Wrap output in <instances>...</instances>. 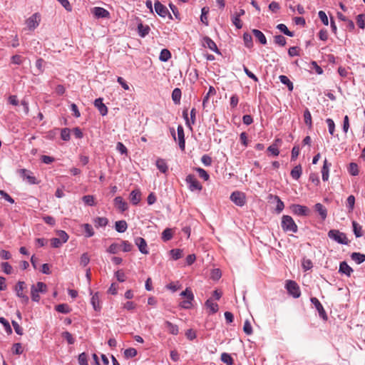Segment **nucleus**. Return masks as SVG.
<instances>
[{
    "label": "nucleus",
    "instance_id": "obj_1",
    "mask_svg": "<svg viewBox=\"0 0 365 365\" xmlns=\"http://www.w3.org/2000/svg\"><path fill=\"white\" fill-rule=\"evenodd\" d=\"M47 292V286L45 283L38 282L31 287V297L34 302H38L40 300L39 293L44 294Z\"/></svg>",
    "mask_w": 365,
    "mask_h": 365
},
{
    "label": "nucleus",
    "instance_id": "obj_2",
    "mask_svg": "<svg viewBox=\"0 0 365 365\" xmlns=\"http://www.w3.org/2000/svg\"><path fill=\"white\" fill-rule=\"evenodd\" d=\"M328 237L341 245H348L349 241L346 237L345 233L340 232L338 230H331L328 232Z\"/></svg>",
    "mask_w": 365,
    "mask_h": 365
},
{
    "label": "nucleus",
    "instance_id": "obj_3",
    "mask_svg": "<svg viewBox=\"0 0 365 365\" xmlns=\"http://www.w3.org/2000/svg\"><path fill=\"white\" fill-rule=\"evenodd\" d=\"M282 227L285 232H292L296 233L298 230L297 225L292 217L283 215L282 217Z\"/></svg>",
    "mask_w": 365,
    "mask_h": 365
},
{
    "label": "nucleus",
    "instance_id": "obj_4",
    "mask_svg": "<svg viewBox=\"0 0 365 365\" xmlns=\"http://www.w3.org/2000/svg\"><path fill=\"white\" fill-rule=\"evenodd\" d=\"M26 289V283L23 281H19L14 287L16 296L21 299V303L24 304H27L29 301V297L24 292Z\"/></svg>",
    "mask_w": 365,
    "mask_h": 365
},
{
    "label": "nucleus",
    "instance_id": "obj_5",
    "mask_svg": "<svg viewBox=\"0 0 365 365\" xmlns=\"http://www.w3.org/2000/svg\"><path fill=\"white\" fill-rule=\"evenodd\" d=\"M285 287L288 293L292 295L294 298H298L301 295V292L298 284L292 280H287L286 282Z\"/></svg>",
    "mask_w": 365,
    "mask_h": 365
},
{
    "label": "nucleus",
    "instance_id": "obj_6",
    "mask_svg": "<svg viewBox=\"0 0 365 365\" xmlns=\"http://www.w3.org/2000/svg\"><path fill=\"white\" fill-rule=\"evenodd\" d=\"M185 181L188 185L189 190L192 192L195 190L200 191L202 188V185L194 175H188L185 178Z\"/></svg>",
    "mask_w": 365,
    "mask_h": 365
},
{
    "label": "nucleus",
    "instance_id": "obj_7",
    "mask_svg": "<svg viewBox=\"0 0 365 365\" xmlns=\"http://www.w3.org/2000/svg\"><path fill=\"white\" fill-rule=\"evenodd\" d=\"M230 200L236 205L242 207L246 203V197L245 193L240 191H235L230 195Z\"/></svg>",
    "mask_w": 365,
    "mask_h": 365
},
{
    "label": "nucleus",
    "instance_id": "obj_8",
    "mask_svg": "<svg viewBox=\"0 0 365 365\" xmlns=\"http://www.w3.org/2000/svg\"><path fill=\"white\" fill-rule=\"evenodd\" d=\"M155 11V12L161 17L165 18V16H168L169 19H172L173 17L170 14L168 9L165 6L162 4L159 1H156L154 4Z\"/></svg>",
    "mask_w": 365,
    "mask_h": 365
},
{
    "label": "nucleus",
    "instance_id": "obj_9",
    "mask_svg": "<svg viewBox=\"0 0 365 365\" xmlns=\"http://www.w3.org/2000/svg\"><path fill=\"white\" fill-rule=\"evenodd\" d=\"M40 21V14L38 13H35L26 20V24L30 30H34L38 26Z\"/></svg>",
    "mask_w": 365,
    "mask_h": 365
},
{
    "label": "nucleus",
    "instance_id": "obj_10",
    "mask_svg": "<svg viewBox=\"0 0 365 365\" xmlns=\"http://www.w3.org/2000/svg\"><path fill=\"white\" fill-rule=\"evenodd\" d=\"M19 173L21 176L24 178V180H26L27 182L31 185H37L38 184V181L36 178L35 176L33 175L31 171L28 170L26 169H21L19 170Z\"/></svg>",
    "mask_w": 365,
    "mask_h": 365
},
{
    "label": "nucleus",
    "instance_id": "obj_11",
    "mask_svg": "<svg viewBox=\"0 0 365 365\" xmlns=\"http://www.w3.org/2000/svg\"><path fill=\"white\" fill-rule=\"evenodd\" d=\"M291 210L294 214L299 216H307L309 212V210L307 207L301 205H292Z\"/></svg>",
    "mask_w": 365,
    "mask_h": 365
},
{
    "label": "nucleus",
    "instance_id": "obj_12",
    "mask_svg": "<svg viewBox=\"0 0 365 365\" xmlns=\"http://www.w3.org/2000/svg\"><path fill=\"white\" fill-rule=\"evenodd\" d=\"M135 244L138 247L139 251L143 255L149 254V250L148 247L145 240L143 237H138L135 239Z\"/></svg>",
    "mask_w": 365,
    "mask_h": 365
},
{
    "label": "nucleus",
    "instance_id": "obj_13",
    "mask_svg": "<svg viewBox=\"0 0 365 365\" xmlns=\"http://www.w3.org/2000/svg\"><path fill=\"white\" fill-rule=\"evenodd\" d=\"M310 301L314 305L315 308L318 311L319 317H322L323 319H327V316L326 312L322 304L319 301V299L316 297H312Z\"/></svg>",
    "mask_w": 365,
    "mask_h": 365
},
{
    "label": "nucleus",
    "instance_id": "obj_14",
    "mask_svg": "<svg viewBox=\"0 0 365 365\" xmlns=\"http://www.w3.org/2000/svg\"><path fill=\"white\" fill-rule=\"evenodd\" d=\"M90 294L91 295V303L93 309L96 312H100L101 309V305L98 292L93 294L92 291H91Z\"/></svg>",
    "mask_w": 365,
    "mask_h": 365
},
{
    "label": "nucleus",
    "instance_id": "obj_15",
    "mask_svg": "<svg viewBox=\"0 0 365 365\" xmlns=\"http://www.w3.org/2000/svg\"><path fill=\"white\" fill-rule=\"evenodd\" d=\"M202 44L204 47L208 48L216 53H220L216 43L210 37L205 36L203 38Z\"/></svg>",
    "mask_w": 365,
    "mask_h": 365
},
{
    "label": "nucleus",
    "instance_id": "obj_16",
    "mask_svg": "<svg viewBox=\"0 0 365 365\" xmlns=\"http://www.w3.org/2000/svg\"><path fill=\"white\" fill-rule=\"evenodd\" d=\"M183 117L185 120V123L187 127L190 130H192V125L195 124V116H196V110L195 108H192L190 111V120L188 118L187 111H183L182 113Z\"/></svg>",
    "mask_w": 365,
    "mask_h": 365
},
{
    "label": "nucleus",
    "instance_id": "obj_17",
    "mask_svg": "<svg viewBox=\"0 0 365 365\" xmlns=\"http://www.w3.org/2000/svg\"><path fill=\"white\" fill-rule=\"evenodd\" d=\"M177 131L179 147L181 149V150L183 151L185 148V133L183 127L181 125H179L178 126Z\"/></svg>",
    "mask_w": 365,
    "mask_h": 365
},
{
    "label": "nucleus",
    "instance_id": "obj_18",
    "mask_svg": "<svg viewBox=\"0 0 365 365\" xmlns=\"http://www.w3.org/2000/svg\"><path fill=\"white\" fill-rule=\"evenodd\" d=\"M113 201H114V205L120 212H124L128 209V203L123 200L122 197L118 196V197H115Z\"/></svg>",
    "mask_w": 365,
    "mask_h": 365
},
{
    "label": "nucleus",
    "instance_id": "obj_19",
    "mask_svg": "<svg viewBox=\"0 0 365 365\" xmlns=\"http://www.w3.org/2000/svg\"><path fill=\"white\" fill-rule=\"evenodd\" d=\"M94 106L98 108L100 113L105 116L108 113V108L103 103V99L99 98L95 100L94 101Z\"/></svg>",
    "mask_w": 365,
    "mask_h": 365
},
{
    "label": "nucleus",
    "instance_id": "obj_20",
    "mask_svg": "<svg viewBox=\"0 0 365 365\" xmlns=\"http://www.w3.org/2000/svg\"><path fill=\"white\" fill-rule=\"evenodd\" d=\"M93 14L96 18H109L110 16L108 11L102 7H94Z\"/></svg>",
    "mask_w": 365,
    "mask_h": 365
},
{
    "label": "nucleus",
    "instance_id": "obj_21",
    "mask_svg": "<svg viewBox=\"0 0 365 365\" xmlns=\"http://www.w3.org/2000/svg\"><path fill=\"white\" fill-rule=\"evenodd\" d=\"M339 272L349 277L353 272V269L346 262H341L339 264Z\"/></svg>",
    "mask_w": 365,
    "mask_h": 365
},
{
    "label": "nucleus",
    "instance_id": "obj_22",
    "mask_svg": "<svg viewBox=\"0 0 365 365\" xmlns=\"http://www.w3.org/2000/svg\"><path fill=\"white\" fill-rule=\"evenodd\" d=\"M141 200V193L138 190H133L130 194V200L134 205H137Z\"/></svg>",
    "mask_w": 365,
    "mask_h": 365
},
{
    "label": "nucleus",
    "instance_id": "obj_23",
    "mask_svg": "<svg viewBox=\"0 0 365 365\" xmlns=\"http://www.w3.org/2000/svg\"><path fill=\"white\" fill-rule=\"evenodd\" d=\"M331 166V163H329L327 160L325 159L324 161V165L322 169V177L323 181H327L329 177V168Z\"/></svg>",
    "mask_w": 365,
    "mask_h": 365
},
{
    "label": "nucleus",
    "instance_id": "obj_24",
    "mask_svg": "<svg viewBox=\"0 0 365 365\" xmlns=\"http://www.w3.org/2000/svg\"><path fill=\"white\" fill-rule=\"evenodd\" d=\"M150 30V29L148 25H144L142 23H140L138 25V35L142 38L145 37L149 34Z\"/></svg>",
    "mask_w": 365,
    "mask_h": 365
},
{
    "label": "nucleus",
    "instance_id": "obj_25",
    "mask_svg": "<svg viewBox=\"0 0 365 365\" xmlns=\"http://www.w3.org/2000/svg\"><path fill=\"white\" fill-rule=\"evenodd\" d=\"M165 325L166 326L168 331L170 334H171L173 335L178 334V333H179V328H178V325L174 324L171 323L169 321H165Z\"/></svg>",
    "mask_w": 365,
    "mask_h": 365
},
{
    "label": "nucleus",
    "instance_id": "obj_26",
    "mask_svg": "<svg viewBox=\"0 0 365 365\" xmlns=\"http://www.w3.org/2000/svg\"><path fill=\"white\" fill-rule=\"evenodd\" d=\"M128 224L125 220L116 221L115 223V229L118 232L123 233L126 231Z\"/></svg>",
    "mask_w": 365,
    "mask_h": 365
},
{
    "label": "nucleus",
    "instance_id": "obj_27",
    "mask_svg": "<svg viewBox=\"0 0 365 365\" xmlns=\"http://www.w3.org/2000/svg\"><path fill=\"white\" fill-rule=\"evenodd\" d=\"M252 34L255 36V38L259 41L260 43L265 45L267 44V38L264 34L258 29H253Z\"/></svg>",
    "mask_w": 365,
    "mask_h": 365
},
{
    "label": "nucleus",
    "instance_id": "obj_28",
    "mask_svg": "<svg viewBox=\"0 0 365 365\" xmlns=\"http://www.w3.org/2000/svg\"><path fill=\"white\" fill-rule=\"evenodd\" d=\"M181 90L178 88H175L172 93V100L175 104L178 105L180 103L181 99Z\"/></svg>",
    "mask_w": 365,
    "mask_h": 365
},
{
    "label": "nucleus",
    "instance_id": "obj_29",
    "mask_svg": "<svg viewBox=\"0 0 365 365\" xmlns=\"http://www.w3.org/2000/svg\"><path fill=\"white\" fill-rule=\"evenodd\" d=\"M353 232L356 237H361L364 235L362 227L355 221L352 222Z\"/></svg>",
    "mask_w": 365,
    "mask_h": 365
},
{
    "label": "nucleus",
    "instance_id": "obj_30",
    "mask_svg": "<svg viewBox=\"0 0 365 365\" xmlns=\"http://www.w3.org/2000/svg\"><path fill=\"white\" fill-rule=\"evenodd\" d=\"M315 210H316V211H317L319 212V214L321 216V217L322 218V220L326 219V217L327 216V209L325 208V207L322 204L317 203L315 205Z\"/></svg>",
    "mask_w": 365,
    "mask_h": 365
},
{
    "label": "nucleus",
    "instance_id": "obj_31",
    "mask_svg": "<svg viewBox=\"0 0 365 365\" xmlns=\"http://www.w3.org/2000/svg\"><path fill=\"white\" fill-rule=\"evenodd\" d=\"M351 258L356 264H359L365 261V255L359 252H353L351 255Z\"/></svg>",
    "mask_w": 365,
    "mask_h": 365
},
{
    "label": "nucleus",
    "instance_id": "obj_32",
    "mask_svg": "<svg viewBox=\"0 0 365 365\" xmlns=\"http://www.w3.org/2000/svg\"><path fill=\"white\" fill-rule=\"evenodd\" d=\"M93 222L96 227H103L107 225L108 220L106 217H98L94 219Z\"/></svg>",
    "mask_w": 365,
    "mask_h": 365
},
{
    "label": "nucleus",
    "instance_id": "obj_33",
    "mask_svg": "<svg viewBox=\"0 0 365 365\" xmlns=\"http://www.w3.org/2000/svg\"><path fill=\"white\" fill-rule=\"evenodd\" d=\"M158 169L163 173H165L168 170V165L165 160L159 158L156 161Z\"/></svg>",
    "mask_w": 365,
    "mask_h": 365
},
{
    "label": "nucleus",
    "instance_id": "obj_34",
    "mask_svg": "<svg viewBox=\"0 0 365 365\" xmlns=\"http://www.w3.org/2000/svg\"><path fill=\"white\" fill-rule=\"evenodd\" d=\"M205 305L207 308L210 309V312L211 314L216 313L218 311L217 304L215 303L211 299H209L206 301Z\"/></svg>",
    "mask_w": 365,
    "mask_h": 365
},
{
    "label": "nucleus",
    "instance_id": "obj_35",
    "mask_svg": "<svg viewBox=\"0 0 365 365\" xmlns=\"http://www.w3.org/2000/svg\"><path fill=\"white\" fill-rule=\"evenodd\" d=\"M302 173V167H301V165H299L295 166L292 170L290 175L293 179L298 180L300 178Z\"/></svg>",
    "mask_w": 365,
    "mask_h": 365
},
{
    "label": "nucleus",
    "instance_id": "obj_36",
    "mask_svg": "<svg viewBox=\"0 0 365 365\" xmlns=\"http://www.w3.org/2000/svg\"><path fill=\"white\" fill-rule=\"evenodd\" d=\"M171 58V53L169 50L164 48L160 51L159 59L163 62L168 61Z\"/></svg>",
    "mask_w": 365,
    "mask_h": 365
},
{
    "label": "nucleus",
    "instance_id": "obj_37",
    "mask_svg": "<svg viewBox=\"0 0 365 365\" xmlns=\"http://www.w3.org/2000/svg\"><path fill=\"white\" fill-rule=\"evenodd\" d=\"M121 245L118 243H112L107 249V252L110 254H117L120 250Z\"/></svg>",
    "mask_w": 365,
    "mask_h": 365
},
{
    "label": "nucleus",
    "instance_id": "obj_38",
    "mask_svg": "<svg viewBox=\"0 0 365 365\" xmlns=\"http://www.w3.org/2000/svg\"><path fill=\"white\" fill-rule=\"evenodd\" d=\"M56 310L60 313L68 314L71 312L69 306L66 304H60L56 307Z\"/></svg>",
    "mask_w": 365,
    "mask_h": 365
},
{
    "label": "nucleus",
    "instance_id": "obj_39",
    "mask_svg": "<svg viewBox=\"0 0 365 365\" xmlns=\"http://www.w3.org/2000/svg\"><path fill=\"white\" fill-rule=\"evenodd\" d=\"M277 28L281 31L282 32L283 34H284L285 35L288 36H290V37H292L294 36V33L290 31L287 26L284 24H279L277 26Z\"/></svg>",
    "mask_w": 365,
    "mask_h": 365
},
{
    "label": "nucleus",
    "instance_id": "obj_40",
    "mask_svg": "<svg viewBox=\"0 0 365 365\" xmlns=\"http://www.w3.org/2000/svg\"><path fill=\"white\" fill-rule=\"evenodd\" d=\"M274 200L277 202L275 211L277 213L279 214L280 212H282V210L284 208V202L281 200V199L277 195L274 196Z\"/></svg>",
    "mask_w": 365,
    "mask_h": 365
},
{
    "label": "nucleus",
    "instance_id": "obj_41",
    "mask_svg": "<svg viewBox=\"0 0 365 365\" xmlns=\"http://www.w3.org/2000/svg\"><path fill=\"white\" fill-rule=\"evenodd\" d=\"M355 204V197L354 195H349L346 199V207L349 212H352Z\"/></svg>",
    "mask_w": 365,
    "mask_h": 365
},
{
    "label": "nucleus",
    "instance_id": "obj_42",
    "mask_svg": "<svg viewBox=\"0 0 365 365\" xmlns=\"http://www.w3.org/2000/svg\"><path fill=\"white\" fill-rule=\"evenodd\" d=\"M221 361L226 364L227 365H232L233 364V359L231 357V356L227 353H222L221 354Z\"/></svg>",
    "mask_w": 365,
    "mask_h": 365
},
{
    "label": "nucleus",
    "instance_id": "obj_43",
    "mask_svg": "<svg viewBox=\"0 0 365 365\" xmlns=\"http://www.w3.org/2000/svg\"><path fill=\"white\" fill-rule=\"evenodd\" d=\"M170 254L174 260H177L182 257V250L180 249H173L170 251Z\"/></svg>",
    "mask_w": 365,
    "mask_h": 365
},
{
    "label": "nucleus",
    "instance_id": "obj_44",
    "mask_svg": "<svg viewBox=\"0 0 365 365\" xmlns=\"http://www.w3.org/2000/svg\"><path fill=\"white\" fill-rule=\"evenodd\" d=\"M173 237V232L170 228H166L162 233V240L165 242L171 240Z\"/></svg>",
    "mask_w": 365,
    "mask_h": 365
},
{
    "label": "nucleus",
    "instance_id": "obj_45",
    "mask_svg": "<svg viewBox=\"0 0 365 365\" xmlns=\"http://www.w3.org/2000/svg\"><path fill=\"white\" fill-rule=\"evenodd\" d=\"M82 227L84 228L85 232H86V237H91L93 236L94 231L92 227V226L90 224H83Z\"/></svg>",
    "mask_w": 365,
    "mask_h": 365
},
{
    "label": "nucleus",
    "instance_id": "obj_46",
    "mask_svg": "<svg viewBox=\"0 0 365 365\" xmlns=\"http://www.w3.org/2000/svg\"><path fill=\"white\" fill-rule=\"evenodd\" d=\"M243 40L246 47L251 48L252 46V38L250 34L245 33L243 35Z\"/></svg>",
    "mask_w": 365,
    "mask_h": 365
},
{
    "label": "nucleus",
    "instance_id": "obj_47",
    "mask_svg": "<svg viewBox=\"0 0 365 365\" xmlns=\"http://www.w3.org/2000/svg\"><path fill=\"white\" fill-rule=\"evenodd\" d=\"M195 170L198 173L199 176L202 178L204 180L207 181L210 178L209 174L207 173L206 170L201 168H196Z\"/></svg>",
    "mask_w": 365,
    "mask_h": 365
},
{
    "label": "nucleus",
    "instance_id": "obj_48",
    "mask_svg": "<svg viewBox=\"0 0 365 365\" xmlns=\"http://www.w3.org/2000/svg\"><path fill=\"white\" fill-rule=\"evenodd\" d=\"M349 172L353 176L357 175L359 174V169H358L357 164L355 163H351L349 164Z\"/></svg>",
    "mask_w": 365,
    "mask_h": 365
},
{
    "label": "nucleus",
    "instance_id": "obj_49",
    "mask_svg": "<svg viewBox=\"0 0 365 365\" xmlns=\"http://www.w3.org/2000/svg\"><path fill=\"white\" fill-rule=\"evenodd\" d=\"M124 355L126 358H133L137 355V350L134 348H128L124 351Z\"/></svg>",
    "mask_w": 365,
    "mask_h": 365
},
{
    "label": "nucleus",
    "instance_id": "obj_50",
    "mask_svg": "<svg viewBox=\"0 0 365 365\" xmlns=\"http://www.w3.org/2000/svg\"><path fill=\"white\" fill-rule=\"evenodd\" d=\"M70 129L68 128H63L61 132V138L64 141L70 140Z\"/></svg>",
    "mask_w": 365,
    "mask_h": 365
},
{
    "label": "nucleus",
    "instance_id": "obj_51",
    "mask_svg": "<svg viewBox=\"0 0 365 365\" xmlns=\"http://www.w3.org/2000/svg\"><path fill=\"white\" fill-rule=\"evenodd\" d=\"M243 331L247 335H251L252 334V327L248 319L244 323Z\"/></svg>",
    "mask_w": 365,
    "mask_h": 365
},
{
    "label": "nucleus",
    "instance_id": "obj_52",
    "mask_svg": "<svg viewBox=\"0 0 365 365\" xmlns=\"http://www.w3.org/2000/svg\"><path fill=\"white\" fill-rule=\"evenodd\" d=\"M274 43L276 44H278L281 46H284L286 45L287 43V41H286V38L285 37H284L282 35H277L274 36Z\"/></svg>",
    "mask_w": 365,
    "mask_h": 365
},
{
    "label": "nucleus",
    "instance_id": "obj_53",
    "mask_svg": "<svg viewBox=\"0 0 365 365\" xmlns=\"http://www.w3.org/2000/svg\"><path fill=\"white\" fill-rule=\"evenodd\" d=\"M12 352L14 354H21L23 353V347L21 344L20 343H16L13 345L12 347Z\"/></svg>",
    "mask_w": 365,
    "mask_h": 365
},
{
    "label": "nucleus",
    "instance_id": "obj_54",
    "mask_svg": "<svg viewBox=\"0 0 365 365\" xmlns=\"http://www.w3.org/2000/svg\"><path fill=\"white\" fill-rule=\"evenodd\" d=\"M137 307V304L131 301H128L123 304V308L128 311H133Z\"/></svg>",
    "mask_w": 365,
    "mask_h": 365
},
{
    "label": "nucleus",
    "instance_id": "obj_55",
    "mask_svg": "<svg viewBox=\"0 0 365 365\" xmlns=\"http://www.w3.org/2000/svg\"><path fill=\"white\" fill-rule=\"evenodd\" d=\"M120 245L123 249V251L125 252H128L131 251L133 249V245L127 240H123L122 244Z\"/></svg>",
    "mask_w": 365,
    "mask_h": 365
},
{
    "label": "nucleus",
    "instance_id": "obj_56",
    "mask_svg": "<svg viewBox=\"0 0 365 365\" xmlns=\"http://www.w3.org/2000/svg\"><path fill=\"white\" fill-rule=\"evenodd\" d=\"M3 272L6 274H10L12 271V267L8 262H2L1 264Z\"/></svg>",
    "mask_w": 365,
    "mask_h": 365
},
{
    "label": "nucleus",
    "instance_id": "obj_57",
    "mask_svg": "<svg viewBox=\"0 0 365 365\" xmlns=\"http://www.w3.org/2000/svg\"><path fill=\"white\" fill-rule=\"evenodd\" d=\"M90 262V258H89V256L88 255V253H83L81 257V259H80V264L81 266L83 267H86L88 263Z\"/></svg>",
    "mask_w": 365,
    "mask_h": 365
},
{
    "label": "nucleus",
    "instance_id": "obj_58",
    "mask_svg": "<svg viewBox=\"0 0 365 365\" xmlns=\"http://www.w3.org/2000/svg\"><path fill=\"white\" fill-rule=\"evenodd\" d=\"M326 122L327 123V126H328V128H329V133L331 135H334V130H335V124H334V120L332 119H331V118H327L326 120Z\"/></svg>",
    "mask_w": 365,
    "mask_h": 365
},
{
    "label": "nucleus",
    "instance_id": "obj_59",
    "mask_svg": "<svg viewBox=\"0 0 365 365\" xmlns=\"http://www.w3.org/2000/svg\"><path fill=\"white\" fill-rule=\"evenodd\" d=\"M304 123L307 125H311L312 115H311V113L309 112V110L308 109H306L304 112Z\"/></svg>",
    "mask_w": 365,
    "mask_h": 365
},
{
    "label": "nucleus",
    "instance_id": "obj_60",
    "mask_svg": "<svg viewBox=\"0 0 365 365\" xmlns=\"http://www.w3.org/2000/svg\"><path fill=\"white\" fill-rule=\"evenodd\" d=\"M318 16H319V18L320 19V20L322 21V22L324 25L327 26L329 24V19H328V17L324 11H319L318 13Z\"/></svg>",
    "mask_w": 365,
    "mask_h": 365
},
{
    "label": "nucleus",
    "instance_id": "obj_61",
    "mask_svg": "<svg viewBox=\"0 0 365 365\" xmlns=\"http://www.w3.org/2000/svg\"><path fill=\"white\" fill-rule=\"evenodd\" d=\"M83 202L88 205L93 206L94 205V198L92 195H85L82 198Z\"/></svg>",
    "mask_w": 365,
    "mask_h": 365
},
{
    "label": "nucleus",
    "instance_id": "obj_62",
    "mask_svg": "<svg viewBox=\"0 0 365 365\" xmlns=\"http://www.w3.org/2000/svg\"><path fill=\"white\" fill-rule=\"evenodd\" d=\"M62 336L64 339H66V341H68V343L69 344H74L75 342V340H74V338L73 337L72 334L68 332V331H64L63 334H62Z\"/></svg>",
    "mask_w": 365,
    "mask_h": 365
},
{
    "label": "nucleus",
    "instance_id": "obj_63",
    "mask_svg": "<svg viewBox=\"0 0 365 365\" xmlns=\"http://www.w3.org/2000/svg\"><path fill=\"white\" fill-rule=\"evenodd\" d=\"M267 151L269 152L272 155L277 156L279 154V148L276 145H271L268 147Z\"/></svg>",
    "mask_w": 365,
    "mask_h": 365
},
{
    "label": "nucleus",
    "instance_id": "obj_64",
    "mask_svg": "<svg viewBox=\"0 0 365 365\" xmlns=\"http://www.w3.org/2000/svg\"><path fill=\"white\" fill-rule=\"evenodd\" d=\"M78 360L80 365H88L87 356L84 352L79 354Z\"/></svg>",
    "mask_w": 365,
    "mask_h": 365
}]
</instances>
